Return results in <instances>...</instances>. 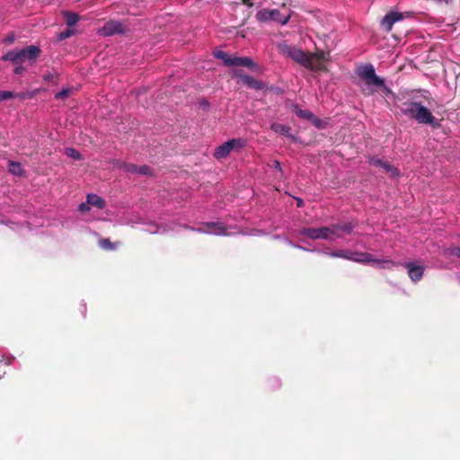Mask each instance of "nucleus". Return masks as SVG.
I'll list each match as a JSON object with an SVG mask.
<instances>
[{
    "label": "nucleus",
    "mask_w": 460,
    "mask_h": 460,
    "mask_svg": "<svg viewBox=\"0 0 460 460\" xmlns=\"http://www.w3.org/2000/svg\"><path fill=\"white\" fill-rule=\"evenodd\" d=\"M355 226L350 222H341L332 224L330 226H322L318 228L303 227L298 230V235L306 236L312 240H325L333 242L336 239L343 238L344 234H350Z\"/></svg>",
    "instance_id": "1"
},
{
    "label": "nucleus",
    "mask_w": 460,
    "mask_h": 460,
    "mask_svg": "<svg viewBox=\"0 0 460 460\" xmlns=\"http://www.w3.org/2000/svg\"><path fill=\"white\" fill-rule=\"evenodd\" d=\"M357 75L365 82L362 91L366 95H373L376 92L375 88H380L385 95L392 93L391 89L385 85V79L376 74L372 64H365L358 66Z\"/></svg>",
    "instance_id": "2"
},
{
    "label": "nucleus",
    "mask_w": 460,
    "mask_h": 460,
    "mask_svg": "<svg viewBox=\"0 0 460 460\" xmlns=\"http://www.w3.org/2000/svg\"><path fill=\"white\" fill-rule=\"evenodd\" d=\"M40 52V49L39 47L31 45L22 49H13L8 51L4 55L3 59L4 61L13 62L16 65H22L26 60H35L38 58Z\"/></svg>",
    "instance_id": "3"
},
{
    "label": "nucleus",
    "mask_w": 460,
    "mask_h": 460,
    "mask_svg": "<svg viewBox=\"0 0 460 460\" xmlns=\"http://www.w3.org/2000/svg\"><path fill=\"white\" fill-rule=\"evenodd\" d=\"M281 51L299 65L305 67H313V57L306 54L301 49L292 45H284L281 47Z\"/></svg>",
    "instance_id": "4"
},
{
    "label": "nucleus",
    "mask_w": 460,
    "mask_h": 460,
    "mask_svg": "<svg viewBox=\"0 0 460 460\" xmlns=\"http://www.w3.org/2000/svg\"><path fill=\"white\" fill-rule=\"evenodd\" d=\"M186 229L200 234H214V235H229L230 233L225 225L221 222H205L200 224L198 227L184 226Z\"/></svg>",
    "instance_id": "5"
},
{
    "label": "nucleus",
    "mask_w": 460,
    "mask_h": 460,
    "mask_svg": "<svg viewBox=\"0 0 460 460\" xmlns=\"http://www.w3.org/2000/svg\"><path fill=\"white\" fill-rule=\"evenodd\" d=\"M257 19L260 22L275 21L282 25L287 24L289 22V15H283L277 9H264L257 13Z\"/></svg>",
    "instance_id": "6"
},
{
    "label": "nucleus",
    "mask_w": 460,
    "mask_h": 460,
    "mask_svg": "<svg viewBox=\"0 0 460 460\" xmlns=\"http://www.w3.org/2000/svg\"><path fill=\"white\" fill-rule=\"evenodd\" d=\"M244 140L241 138H234L226 141L216 149L214 155L217 159L225 158L232 150L242 148L244 146Z\"/></svg>",
    "instance_id": "7"
},
{
    "label": "nucleus",
    "mask_w": 460,
    "mask_h": 460,
    "mask_svg": "<svg viewBox=\"0 0 460 460\" xmlns=\"http://www.w3.org/2000/svg\"><path fill=\"white\" fill-rule=\"evenodd\" d=\"M415 119L420 124H429L433 128H438L440 126L438 119L432 115L431 111L420 102L417 108Z\"/></svg>",
    "instance_id": "8"
},
{
    "label": "nucleus",
    "mask_w": 460,
    "mask_h": 460,
    "mask_svg": "<svg viewBox=\"0 0 460 460\" xmlns=\"http://www.w3.org/2000/svg\"><path fill=\"white\" fill-rule=\"evenodd\" d=\"M402 266L407 270L408 276L412 282L417 283L422 279L424 274V267L422 265L415 261H410L402 262Z\"/></svg>",
    "instance_id": "9"
},
{
    "label": "nucleus",
    "mask_w": 460,
    "mask_h": 460,
    "mask_svg": "<svg viewBox=\"0 0 460 460\" xmlns=\"http://www.w3.org/2000/svg\"><path fill=\"white\" fill-rule=\"evenodd\" d=\"M126 31L125 26L114 20H111L107 22L102 28L100 30V32L104 36H112L115 34H121Z\"/></svg>",
    "instance_id": "10"
},
{
    "label": "nucleus",
    "mask_w": 460,
    "mask_h": 460,
    "mask_svg": "<svg viewBox=\"0 0 460 460\" xmlns=\"http://www.w3.org/2000/svg\"><path fill=\"white\" fill-rule=\"evenodd\" d=\"M402 19V13L398 12H389L381 20V27L385 31L389 32L393 29L394 24Z\"/></svg>",
    "instance_id": "11"
},
{
    "label": "nucleus",
    "mask_w": 460,
    "mask_h": 460,
    "mask_svg": "<svg viewBox=\"0 0 460 460\" xmlns=\"http://www.w3.org/2000/svg\"><path fill=\"white\" fill-rule=\"evenodd\" d=\"M145 231L149 234H166L174 230L173 224L158 225L155 222L146 223Z\"/></svg>",
    "instance_id": "12"
},
{
    "label": "nucleus",
    "mask_w": 460,
    "mask_h": 460,
    "mask_svg": "<svg viewBox=\"0 0 460 460\" xmlns=\"http://www.w3.org/2000/svg\"><path fill=\"white\" fill-rule=\"evenodd\" d=\"M371 263L376 265L379 269H384V270L385 269L392 270L393 268L402 264V262L395 261L387 257H383L381 259L374 258V261H372Z\"/></svg>",
    "instance_id": "13"
},
{
    "label": "nucleus",
    "mask_w": 460,
    "mask_h": 460,
    "mask_svg": "<svg viewBox=\"0 0 460 460\" xmlns=\"http://www.w3.org/2000/svg\"><path fill=\"white\" fill-rule=\"evenodd\" d=\"M349 261L359 263H371L374 257L367 252H351Z\"/></svg>",
    "instance_id": "14"
},
{
    "label": "nucleus",
    "mask_w": 460,
    "mask_h": 460,
    "mask_svg": "<svg viewBox=\"0 0 460 460\" xmlns=\"http://www.w3.org/2000/svg\"><path fill=\"white\" fill-rule=\"evenodd\" d=\"M270 128L274 132L283 135V136H286V137H289L290 139H292L293 141L296 140L295 136L292 135L290 132L291 128L289 127L285 126L280 123H272Z\"/></svg>",
    "instance_id": "15"
},
{
    "label": "nucleus",
    "mask_w": 460,
    "mask_h": 460,
    "mask_svg": "<svg viewBox=\"0 0 460 460\" xmlns=\"http://www.w3.org/2000/svg\"><path fill=\"white\" fill-rule=\"evenodd\" d=\"M231 66H244L253 68L255 64L247 57H233Z\"/></svg>",
    "instance_id": "16"
},
{
    "label": "nucleus",
    "mask_w": 460,
    "mask_h": 460,
    "mask_svg": "<svg viewBox=\"0 0 460 460\" xmlns=\"http://www.w3.org/2000/svg\"><path fill=\"white\" fill-rule=\"evenodd\" d=\"M240 78L243 81V83L245 84L249 88L259 90V89H262L264 86L262 82H261L250 75H240Z\"/></svg>",
    "instance_id": "17"
},
{
    "label": "nucleus",
    "mask_w": 460,
    "mask_h": 460,
    "mask_svg": "<svg viewBox=\"0 0 460 460\" xmlns=\"http://www.w3.org/2000/svg\"><path fill=\"white\" fill-rule=\"evenodd\" d=\"M419 104L420 102H406L403 104V107L402 108V112L406 116L415 119Z\"/></svg>",
    "instance_id": "18"
},
{
    "label": "nucleus",
    "mask_w": 460,
    "mask_h": 460,
    "mask_svg": "<svg viewBox=\"0 0 460 460\" xmlns=\"http://www.w3.org/2000/svg\"><path fill=\"white\" fill-rule=\"evenodd\" d=\"M86 199L91 206L96 207L99 209H102L105 207V200L97 194H88Z\"/></svg>",
    "instance_id": "19"
},
{
    "label": "nucleus",
    "mask_w": 460,
    "mask_h": 460,
    "mask_svg": "<svg viewBox=\"0 0 460 460\" xmlns=\"http://www.w3.org/2000/svg\"><path fill=\"white\" fill-rule=\"evenodd\" d=\"M323 252L330 257H332V258H342V259L349 260V261L351 258L350 257L351 251H349V250H337L334 252L324 251Z\"/></svg>",
    "instance_id": "20"
},
{
    "label": "nucleus",
    "mask_w": 460,
    "mask_h": 460,
    "mask_svg": "<svg viewBox=\"0 0 460 460\" xmlns=\"http://www.w3.org/2000/svg\"><path fill=\"white\" fill-rule=\"evenodd\" d=\"M215 57L221 59L226 66H231L233 57L226 52L223 50H217L215 52Z\"/></svg>",
    "instance_id": "21"
},
{
    "label": "nucleus",
    "mask_w": 460,
    "mask_h": 460,
    "mask_svg": "<svg viewBox=\"0 0 460 460\" xmlns=\"http://www.w3.org/2000/svg\"><path fill=\"white\" fill-rule=\"evenodd\" d=\"M294 112L296 114L297 117H299L301 119H307V120H310L311 118L314 117L313 112H311L308 110H303V109L299 108L298 106L294 107Z\"/></svg>",
    "instance_id": "22"
},
{
    "label": "nucleus",
    "mask_w": 460,
    "mask_h": 460,
    "mask_svg": "<svg viewBox=\"0 0 460 460\" xmlns=\"http://www.w3.org/2000/svg\"><path fill=\"white\" fill-rule=\"evenodd\" d=\"M9 172L13 175H21L22 173V165L17 162L9 163Z\"/></svg>",
    "instance_id": "23"
},
{
    "label": "nucleus",
    "mask_w": 460,
    "mask_h": 460,
    "mask_svg": "<svg viewBox=\"0 0 460 460\" xmlns=\"http://www.w3.org/2000/svg\"><path fill=\"white\" fill-rule=\"evenodd\" d=\"M65 17L66 24L70 27L75 25L79 21L78 15L73 13H66Z\"/></svg>",
    "instance_id": "24"
},
{
    "label": "nucleus",
    "mask_w": 460,
    "mask_h": 460,
    "mask_svg": "<svg viewBox=\"0 0 460 460\" xmlns=\"http://www.w3.org/2000/svg\"><path fill=\"white\" fill-rule=\"evenodd\" d=\"M99 245L101 246V248H102L103 250H107V251H112L114 249H116V245L114 243H112L109 239H100L99 240Z\"/></svg>",
    "instance_id": "25"
},
{
    "label": "nucleus",
    "mask_w": 460,
    "mask_h": 460,
    "mask_svg": "<svg viewBox=\"0 0 460 460\" xmlns=\"http://www.w3.org/2000/svg\"><path fill=\"white\" fill-rule=\"evenodd\" d=\"M382 169L385 172L388 173L392 177L398 175V170L387 162L385 163V165L382 166Z\"/></svg>",
    "instance_id": "26"
},
{
    "label": "nucleus",
    "mask_w": 460,
    "mask_h": 460,
    "mask_svg": "<svg viewBox=\"0 0 460 460\" xmlns=\"http://www.w3.org/2000/svg\"><path fill=\"white\" fill-rule=\"evenodd\" d=\"M121 168L124 172H129V173H136L137 172V170H138V165L137 164H127V163H124L122 165H121Z\"/></svg>",
    "instance_id": "27"
},
{
    "label": "nucleus",
    "mask_w": 460,
    "mask_h": 460,
    "mask_svg": "<svg viewBox=\"0 0 460 460\" xmlns=\"http://www.w3.org/2000/svg\"><path fill=\"white\" fill-rule=\"evenodd\" d=\"M75 33V31L72 30V29H66L63 31H61L58 36V40H64L69 37H71L72 35H74Z\"/></svg>",
    "instance_id": "28"
},
{
    "label": "nucleus",
    "mask_w": 460,
    "mask_h": 460,
    "mask_svg": "<svg viewBox=\"0 0 460 460\" xmlns=\"http://www.w3.org/2000/svg\"><path fill=\"white\" fill-rule=\"evenodd\" d=\"M311 56L314 57V60L317 59L318 61H322L328 59L329 53L321 50L316 52L315 54H312Z\"/></svg>",
    "instance_id": "29"
},
{
    "label": "nucleus",
    "mask_w": 460,
    "mask_h": 460,
    "mask_svg": "<svg viewBox=\"0 0 460 460\" xmlns=\"http://www.w3.org/2000/svg\"><path fill=\"white\" fill-rule=\"evenodd\" d=\"M66 155L73 159L78 160L81 157L80 153L74 148H66Z\"/></svg>",
    "instance_id": "30"
},
{
    "label": "nucleus",
    "mask_w": 460,
    "mask_h": 460,
    "mask_svg": "<svg viewBox=\"0 0 460 460\" xmlns=\"http://www.w3.org/2000/svg\"><path fill=\"white\" fill-rule=\"evenodd\" d=\"M369 164L372 165V166H375V167H378V168H381L382 169V166L385 165V161H383L382 159L380 158H377V157H372L369 159Z\"/></svg>",
    "instance_id": "31"
},
{
    "label": "nucleus",
    "mask_w": 460,
    "mask_h": 460,
    "mask_svg": "<svg viewBox=\"0 0 460 460\" xmlns=\"http://www.w3.org/2000/svg\"><path fill=\"white\" fill-rule=\"evenodd\" d=\"M445 255H455L460 258V247L447 248L444 252Z\"/></svg>",
    "instance_id": "32"
},
{
    "label": "nucleus",
    "mask_w": 460,
    "mask_h": 460,
    "mask_svg": "<svg viewBox=\"0 0 460 460\" xmlns=\"http://www.w3.org/2000/svg\"><path fill=\"white\" fill-rule=\"evenodd\" d=\"M151 172H152V170L149 166L138 165V170H137V174L149 175V174H151Z\"/></svg>",
    "instance_id": "33"
},
{
    "label": "nucleus",
    "mask_w": 460,
    "mask_h": 460,
    "mask_svg": "<svg viewBox=\"0 0 460 460\" xmlns=\"http://www.w3.org/2000/svg\"><path fill=\"white\" fill-rule=\"evenodd\" d=\"M14 97L13 92L10 91H0V102L9 100Z\"/></svg>",
    "instance_id": "34"
},
{
    "label": "nucleus",
    "mask_w": 460,
    "mask_h": 460,
    "mask_svg": "<svg viewBox=\"0 0 460 460\" xmlns=\"http://www.w3.org/2000/svg\"><path fill=\"white\" fill-rule=\"evenodd\" d=\"M70 92H71L70 88L62 89L60 92L56 93L55 98L58 100L64 99L66 96H68Z\"/></svg>",
    "instance_id": "35"
},
{
    "label": "nucleus",
    "mask_w": 460,
    "mask_h": 460,
    "mask_svg": "<svg viewBox=\"0 0 460 460\" xmlns=\"http://www.w3.org/2000/svg\"><path fill=\"white\" fill-rule=\"evenodd\" d=\"M14 360V357L12 355H3L0 359V363H4L5 365H11Z\"/></svg>",
    "instance_id": "36"
},
{
    "label": "nucleus",
    "mask_w": 460,
    "mask_h": 460,
    "mask_svg": "<svg viewBox=\"0 0 460 460\" xmlns=\"http://www.w3.org/2000/svg\"><path fill=\"white\" fill-rule=\"evenodd\" d=\"M90 207H91V205L86 201V202L81 203L79 205L78 209L82 214H85L90 210Z\"/></svg>",
    "instance_id": "37"
},
{
    "label": "nucleus",
    "mask_w": 460,
    "mask_h": 460,
    "mask_svg": "<svg viewBox=\"0 0 460 460\" xmlns=\"http://www.w3.org/2000/svg\"><path fill=\"white\" fill-rule=\"evenodd\" d=\"M307 68L310 69V70L321 71V70H323L324 66H323V65L322 63L315 62L313 59V67H307Z\"/></svg>",
    "instance_id": "38"
},
{
    "label": "nucleus",
    "mask_w": 460,
    "mask_h": 460,
    "mask_svg": "<svg viewBox=\"0 0 460 460\" xmlns=\"http://www.w3.org/2000/svg\"><path fill=\"white\" fill-rule=\"evenodd\" d=\"M310 121L317 128H323V122L320 119H318L317 117H315L314 115L313 118H311Z\"/></svg>",
    "instance_id": "39"
},
{
    "label": "nucleus",
    "mask_w": 460,
    "mask_h": 460,
    "mask_svg": "<svg viewBox=\"0 0 460 460\" xmlns=\"http://www.w3.org/2000/svg\"><path fill=\"white\" fill-rule=\"evenodd\" d=\"M286 242H287L289 245H291V246H293V247H295V248H297V249H300V250H303V251H310L309 249H306V248H305V247H304V246H302V245H299V244H296V243H294L292 241H290V240H288V239H286ZM311 251H312V252H314L315 250H311Z\"/></svg>",
    "instance_id": "40"
},
{
    "label": "nucleus",
    "mask_w": 460,
    "mask_h": 460,
    "mask_svg": "<svg viewBox=\"0 0 460 460\" xmlns=\"http://www.w3.org/2000/svg\"><path fill=\"white\" fill-rule=\"evenodd\" d=\"M54 77H55V75H54L53 73H51V72H49V73H47V74H45V75H43V78H44V80H45L46 82H51V81H53Z\"/></svg>",
    "instance_id": "41"
},
{
    "label": "nucleus",
    "mask_w": 460,
    "mask_h": 460,
    "mask_svg": "<svg viewBox=\"0 0 460 460\" xmlns=\"http://www.w3.org/2000/svg\"><path fill=\"white\" fill-rule=\"evenodd\" d=\"M272 381H273L272 386H273L274 388H278V387H279V386H280V381H279V378L274 377V378L272 379Z\"/></svg>",
    "instance_id": "42"
},
{
    "label": "nucleus",
    "mask_w": 460,
    "mask_h": 460,
    "mask_svg": "<svg viewBox=\"0 0 460 460\" xmlns=\"http://www.w3.org/2000/svg\"><path fill=\"white\" fill-rule=\"evenodd\" d=\"M23 71V66L19 65L17 67L14 68V73L15 74H22Z\"/></svg>",
    "instance_id": "43"
},
{
    "label": "nucleus",
    "mask_w": 460,
    "mask_h": 460,
    "mask_svg": "<svg viewBox=\"0 0 460 460\" xmlns=\"http://www.w3.org/2000/svg\"><path fill=\"white\" fill-rule=\"evenodd\" d=\"M274 167L280 171L281 170L280 163L278 161H274Z\"/></svg>",
    "instance_id": "44"
},
{
    "label": "nucleus",
    "mask_w": 460,
    "mask_h": 460,
    "mask_svg": "<svg viewBox=\"0 0 460 460\" xmlns=\"http://www.w3.org/2000/svg\"><path fill=\"white\" fill-rule=\"evenodd\" d=\"M253 234H255V235H261V234H264V232L261 231V230H256V232Z\"/></svg>",
    "instance_id": "45"
},
{
    "label": "nucleus",
    "mask_w": 460,
    "mask_h": 460,
    "mask_svg": "<svg viewBox=\"0 0 460 460\" xmlns=\"http://www.w3.org/2000/svg\"><path fill=\"white\" fill-rule=\"evenodd\" d=\"M244 3H249V5H252V3H250V0H244Z\"/></svg>",
    "instance_id": "46"
},
{
    "label": "nucleus",
    "mask_w": 460,
    "mask_h": 460,
    "mask_svg": "<svg viewBox=\"0 0 460 460\" xmlns=\"http://www.w3.org/2000/svg\"><path fill=\"white\" fill-rule=\"evenodd\" d=\"M244 3H249V5H252V3H250V0H244Z\"/></svg>",
    "instance_id": "47"
},
{
    "label": "nucleus",
    "mask_w": 460,
    "mask_h": 460,
    "mask_svg": "<svg viewBox=\"0 0 460 460\" xmlns=\"http://www.w3.org/2000/svg\"><path fill=\"white\" fill-rule=\"evenodd\" d=\"M301 203H302V200L299 199L297 202V206L299 207L301 205Z\"/></svg>",
    "instance_id": "48"
}]
</instances>
